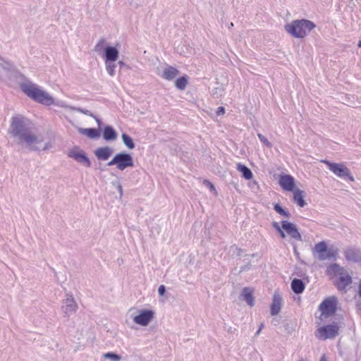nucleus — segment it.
I'll return each instance as SVG.
<instances>
[{"mask_svg":"<svg viewBox=\"0 0 361 361\" xmlns=\"http://www.w3.org/2000/svg\"><path fill=\"white\" fill-rule=\"evenodd\" d=\"M278 233H279L280 236L282 238H286V234H285L284 230L283 228L281 230H280L279 232H278Z\"/></svg>","mask_w":361,"mask_h":361,"instance_id":"41","label":"nucleus"},{"mask_svg":"<svg viewBox=\"0 0 361 361\" xmlns=\"http://www.w3.org/2000/svg\"><path fill=\"white\" fill-rule=\"evenodd\" d=\"M122 140L124 145L130 149L135 148V143L132 137L126 133L121 135Z\"/></svg>","mask_w":361,"mask_h":361,"instance_id":"29","label":"nucleus"},{"mask_svg":"<svg viewBox=\"0 0 361 361\" xmlns=\"http://www.w3.org/2000/svg\"><path fill=\"white\" fill-rule=\"evenodd\" d=\"M236 169L241 173L242 177L245 180H251L253 178L252 171L245 164L238 163L236 165Z\"/></svg>","mask_w":361,"mask_h":361,"instance_id":"22","label":"nucleus"},{"mask_svg":"<svg viewBox=\"0 0 361 361\" xmlns=\"http://www.w3.org/2000/svg\"><path fill=\"white\" fill-rule=\"evenodd\" d=\"M257 137H258L259 140L261 141V142H262L267 147L271 148L272 147L271 143L262 133H258Z\"/></svg>","mask_w":361,"mask_h":361,"instance_id":"34","label":"nucleus"},{"mask_svg":"<svg viewBox=\"0 0 361 361\" xmlns=\"http://www.w3.org/2000/svg\"><path fill=\"white\" fill-rule=\"evenodd\" d=\"M116 166L120 171L134 166L133 157L127 152H119L115 154L113 159L107 163V166Z\"/></svg>","mask_w":361,"mask_h":361,"instance_id":"5","label":"nucleus"},{"mask_svg":"<svg viewBox=\"0 0 361 361\" xmlns=\"http://www.w3.org/2000/svg\"><path fill=\"white\" fill-rule=\"evenodd\" d=\"M114 63V62H105L106 71L111 76H114L115 75V68L116 66Z\"/></svg>","mask_w":361,"mask_h":361,"instance_id":"32","label":"nucleus"},{"mask_svg":"<svg viewBox=\"0 0 361 361\" xmlns=\"http://www.w3.org/2000/svg\"><path fill=\"white\" fill-rule=\"evenodd\" d=\"M62 308L65 316L69 317L71 314L76 312L78 306L73 297L69 296L66 299L65 305Z\"/></svg>","mask_w":361,"mask_h":361,"instance_id":"16","label":"nucleus"},{"mask_svg":"<svg viewBox=\"0 0 361 361\" xmlns=\"http://www.w3.org/2000/svg\"><path fill=\"white\" fill-rule=\"evenodd\" d=\"M204 184L209 188L211 191H216L214 185L209 180H205Z\"/></svg>","mask_w":361,"mask_h":361,"instance_id":"37","label":"nucleus"},{"mask_svg":"<svg viewBox=\"0 0 361 361\" xmlns=\"http://www.w3.org/2000/svg\"><path fill=\"white\" fill-rule=\"evenodd\" d=\"M48 148H49V143H47V144L45 145V146L43 147V149H43V150H46V149H47Z\"/></svg>","mask_w":361,"mask_h":361,"instance_id":"47","label":"nucleus"},{"mask_svg":"<svg viewBox=\"0 0 361 361\" xmlns=\"http://www.w3.org/2000/svg\"><path fill=\"white\" fill-rule=\"evenodd\" d=\"M32 122L21 114H16L11 119L8 132L18 145L25 143L32 145L42 142L37 135L32 133Z\"/></svg>","mask_w":361,"mask_h":361,"instance_id":"1","label":"nucleus"},{"mask_svg":"<svg viewBox=\"0 0 361 361\" xmlns=\"http://www.w3.org/2000/svg\"><path fill=\"white\" fill-rule=\"evenodd\" d=\"M264 327V324H261L258 330L257 331V332L255 333V336H258L261 331V330L262 329V328Z\"/></svg>","mask_w":361,"mask_h":361,"instance_id":"42","label":"nucleus"},{"mask_svg":"<svg viewBox=\"0 0 361 361\" xmlns=\"http://www.w3.org/2000/svg\"><path fill=\"white\" fill-rule=\"evenodd\" d=\"M104 44H105V39L104 38L99 39V40L97 42V43L96 44L95 47H94V51L97 53H100L102 51H104Z\"/></svg>","mask_w":361,"mask_h":361,"instance_id":"33","label":"nucleus"},{"mask_svg":"<svg viewBox=\"0 0 361 361\" xmlns=\"http://www.w3.org/2000/svg\"><path fill=\"white\" fill-rule=\"evenodd\" d=\"M352 283V278L351 276L343 273L339 276L338 279L336 280L335 283V286H336L337 289L340 291H343L345 290L346 287Z\"/></svg>","mask_w":361,"mask_h":361,"instance_id":"15","label":"nucleus"},{"mask_svg":"<svg viewBox=\"0 0 361 361\" xmlns=\"http://www.w3.org/2000/svg\"><path fill=\"white\" fill-rule=\"evenodd\" d=\"M282 298L280 295L274 293L273 296L272 302L271 305V314L272 316L276 315L279 313L281 308Z\"/></svg>","mask_w":361,"mask_h":361,"instance_id":"18","label":"nucleus"},{"mask_svg":"<svg viewBox=\"0 0 361 361\" xmlns=\"http://www.w3.org/2000/svg\"><path fill=\"white\" fill-rule=\"evenodd\" d=\"M113 153V149L109 147H99L94 151L95 156L99 160H107Z\"/></svg>","mask_w":361,"mask_h":361,"instance_id":"17","label":"nucleus"},{"mask_svg":"<svg viewBox=\"0 0 361 361\" xmlns=\"http://www.w3.org/2000/svg\"><path fill=\"white\" fill-rule=\"evenodd\" d=\"M282 228L293 239L302 241V235L298 231L296 226L289 221H281Z\"/></svg>","mask_w":361,"mask_h":361,"instance_id":"10","label":"nucleus"},{"mask_svg":"<svg viewBox=\"0 0 361 361\" xmlns=\"http://www.w3.org/2000/svg\"><path fill=\"white\" fill-rule=\"evenodd\" d=\"M20 90L28 97L34 101L49 106L54 104V99L45 91L39 89L35 84L30 81L23 82L20 85Z\"/></svg>","mask_w":361,"mask_h":361,"instance_id":"2","label":"nucleus"},{"mask_svg":"<svg viewBox=\"0 0 361 361\" xmlns=\"http://www.w3.org/2000/svg\"><path fill=\"white\" fill-rule=\"evenodd\" d=\"M338 326L336 324H328L319 327L315 334L316 337L320 340L333 338L338 334Z\"/></svg>","mask_w":361,"mask_h":361,"instance_id":"7","label":"nucleus"},{"mask_svg":"<svg viewBox=\"0 0 361 361\" xmlns=\"http://www.w3.org/2000/svg\"><path fill=\"white\" fill-rule=\"evenodd\" d=\"M328 274H334V275H339L342 274L343 273V268L341 267L338 264H331L326 270Z\"/></svg>","mask_w":361,"mask_h":361,"instance_id":"26","label":"nucleus"},{"mask_svg":"<svg viewBox=\"0 0 361 361\" xmlns=\"http://www.w3.org/2000/svg\"><path fill=\"white\" fill-rule=\"evenodd\" d=\"M67 155L86 167H90L91 166L90 160L86 153L77 147L70 149Z\"/></svg>","mask_w":361,"mask_h":361,"instance_id":"8","label":"nucleus"},{"mask_svg":"<svg viewBox=\"0 0 361 361\" xmlns=\"http://www.w3.org/2000/svg\"><path fill=\"white\" fill-rule=\"evenodd\" d=\"M253 293V288L250 287H244L241 290L240 298L245 301L250 307H253L255 305Z\"/></svg>","mask_w":361,"mask_h":361,"instance_id":"13","label":"nucleus"},{"mask_svg":"<svg viewBox=\"0 0 361 361\" xmlns=\"http://www.w3.org/2000/svg\"><path fill=\"white\" fill-rule=\"evenodd\" d=\"M30 149L33 150V151H37L39 149L37 147H31Z\"/></svg>","mask_w":361,"mask_h":361,"instance_id":"48","label":"nucleus"},{"mask_svg":"<svg viewBox=\"0 0 361 361\" xmlns=\"http://www.w3.org/2000/svg\"><path fill=\"white\" fill-rule=\"evenodd\" d=\"M321 161L325 164L327 166L328 169L338 177L346 181L354 180L353 176H352L350 171L343 164L333 163L327 159H323Z\"/></svg>","mask_w":361,"mask_h":361,"instance_id":"4","label":"nucleus"},{"mask_svg":"<svg viewBox=\"0 0 361 361\" xmlns=\"http://www.w3.org/2000/svg\"><path fill=\"white\" fill-rule=\"evenodd\" d=\"M319 361H328V360H327V358H326V355H323L321 357V358H320Z\"/></svg>","mask_w":361,"mask_h":361,"instance_id":"44","label":"nucleus"},{"mask_svg":"<svg viewBox=\"0 0 361 361\" xmlns=\"http://www.w3.org/2000/svg\"><path fill=\"white\" fill-rule=\"evenodd\" d=\"M118 190L120 193V196H122L123 195V188H122L121 185H118Z\"/></svg>","mask_w":361,"mask_h":361,"instance_id":"43","label":"nucleus"},{"mask_svg":"<svg viewBox=\"0 0 361 361\" xmlns=\"http://www.w3.org/2000/svg\"><path fill=\"white\" fill-rule=\"evenodd\" d=\"M216 113L217 116H221V115L224 114H225V108L224 106L218 107Z\"/></svg>","mask_w":361,"mask_h":361,"instance_id":"38","label":"nucleus"},{"mask_svg":"<svg viewBox=\"0 0 361 361\" xmlns=\"http://www.w3.org/2000/svg\"><path fill=\"white\" fill-rule=\"evenodd\" d=\"M166 293V287L164 285H161L158 288V293L160 296H163Z\"/></svg>","mask_w":361,"mask_h":361,"instance_id":"36","label":"nucleus"},{"mask_svg":"<svg viewBox=\"0 0 361 361\" xmlns=\"http://www.w3.org/2000/svg\"><path fill=\"white\" fill-rule=\"evenodd\" d=\"M72 109L81 114H83L85 115L89 116L90 117L94 116V114L90 111L85 109H82L80 107H73Z\"/></svg>","mask_w":361,"mask_h":361,"instance_id":"35","label":"nucleus"},{"mask_svg":"<svg viewBox=\"0 0 361 361\" xmlns=\"http://www.w3.org/2000/svg\"><path fill=\"white\" fill-rule=\"evenodd\" d=\"M293 201L300 207H304L307 203L304 200V191L300 189L293 190Z\"/></svg>","mask_w":361,"mask_h":361,"instance_id":"21","label":"nucleus"},{"mask_svg":"<svg viewBox=\"0 0 361 361\" xmlns=\"http://www.w3.org/2000/svg\"><path fill=\"white\" fill-rule=\"evenodd\" d=\"M92 117L95 119V121H96V122H97V123L98 125V127H99L98 129H99V130H101V126L102 125V120L99 118H98L97 116H94H94H92Z\"/></svg>","mask_w":361,"mask_h":361,"instance_id":"39","label":"nucleus"},{"mask_svg":"<svg viewBox=\"0 0 361 361\" xmlns=\"http://www.w3.org/2000/svg\"><path fill=\"white\" fill-rule=\"evenodd\" d=\"M80 132L89 137L92 139H96L98 138L100 136V130L99 129H96L94 128H81L80 130Z\"/></svg>","mask_w":361,"mask_h":361,"instance_id":"24","label":"nucleus"},{"mask_svg":"<svg viewBox=\"0 0 361 361\" xmlns=\"http://www.w3.org/2000/svg\"><path fill=\"white\" fill-rule=\"evenodd\" d=\"M154 312L151 310H142L136 315L133 321L141 326H147L154 317Z\"/></svg>","mask_w":361,"mask_h":361,"instance_id":"9","label":"nucleus"},{"mask_svg":"<svg viewBox=\"0 0 361 361\" xmlns=\"http://www.w3.org/2000/svg\"><path fill=\"white\" fill-rule=\"evenodd\" d=\"M316 27L307 19L295 20L285 26V30L295 38H304Z\"/></svg>","mask_w":361,"mask_h":361,"instance_id":"3","label":"nucleus"},{"mask_svg":"<svg viewBox=\"0 0 361 361\" xmlns=\"http://www.w3.org/2000/svg\"><path fill=\"white\" fill-rule=\"evenodd\" d=\"M291 289L295 294H301L305 288V284L302 279H294L290 283Z\"/></svg>","mask_w":361,"mask_h":361,"instance_id":"20","label":"nucleus"},{"mask_svg":"<svg viewBox=\"0 0 361 361\" xmlns=\"http://www.w3.org/2000/svg\"><path fill=\"white\" fill-rule=\"evenodd\" d=\"M119 56L118 50L112 46H107L104 49L105 62H115Z\"/></svg>","mask_w":361,"mask_h":361,"instance_id":"12","label":"nucleus"},{"mask_svg":"<svg viewBox=\"0 0 361 361\" xmlns=\"http://www.w3.org/2000/svg\"><path fill=\"white\" fill-rule=\"evenodd\" d=\"M118 64L120 66L121 68L126 66L125 63L122 61H119L118 62Z\"/></svg>","mask_w":361,"mask_h":361,"instance_id":"45","label":"nucleus"},{"mask_svg":"<svg viewBox=\"0 0 361 361\" xmlns=\"http://www.w3.org/2000/svg\"><path fill=\"white\" fill-rule=\"evenodd\" d=\"M338 299L336 296H331L324 299L319 306L322 315L329 317L334 314L337 310Z\"/></svg>","mask_w":361,"mask_h":361,"instance_id":"6","label":"nucleus"},{"mask_svg":"<svg viewBox=\"0 0 361 361\" xmlns=\"http://www.w3.org/2000/svg\"><path fill=\"white\" fill-rule=\"evenodd\" d=\"M179 73L178 70L171 66H168L163 71L161 77L166 80H173Z\"/></svg>","mask_w":361,"mask_h":361,"instance_id":"19","label":"nucleus"},{"mask_svg":"<svg viewBox=\"0 0 361 361\" xmlns=\"http://www.w3.org/2000/svg\"><path fill=\"white\" fill-rule=\"evenodd\" d=\"M344 256L347 261L357 263L361 262V252L354 247H349L344 250Z\"/></svg>","mask_w":361,"mask_h":361,"instance_id":"11","label":"nucleus"},{"mask_svg":"<svg viewBox=\"0 0 361 361\" xmlns=\"http://www.w3.org/2000/svg\"><path fill=\"white\" fill-rule=\"evenodd\" d=\"M232 26H233V23H231L230 27H232Z\"/></svg>","mask_w":361,"mask_h":361,"instance_id":"50","label":"nucleus"},{"mask_svg":"<svg viewBox=\"0 0 361 361\" xmlns=\"http://www.w3.org/2000/svg\"><path fill=\"white\" fill-rule=\"evenodd\" d=\"M274 209L280 215L286 218H290L291 214L289 212L283 208L279 203H276L274 205Z\"/></svg>","mask_w":361,"mask_h":361,"instance_id":"30","label":"nucleus"},{"mask_svg":"<svg viewBox=\"0 0 361 361\" xmlns=\"http://www.w3.org/2000/svg\"><path fill=\"white\" fill-rule=\"evenodd\" d=\"M327 245L326 242L321 241L317 244H315L314 250L316 252L318 253V259H319V257L322 255H324L326 251H327Z\"/></svg>","mask_w":361,"mask_h":361,"instance_id":"27","label":"nucleus"},{"mask_svg":"<svg viewBox=\"0 0 361 361\" xmlns=\"http://www.w3.org/2000/svg\"><path fill=\"white\" fill-rule=\"evenodd\" d=\"M357 46H358V47H361V40L359 41Z\"/></svg>","mask_w":361,"mask_h":361,"instance_id":"49","label":"nucleus"},{"mask_svg":"<svg viewBox=\"0 0 361 361\" xmlns=\"http://www.w3.org/2000/svg\"><path fill=\"white\" fill-rule=\"evenodd\" d=\"M103 357L112 361H120L121 360V357L118 354L113 352L106 353L103 355Z\"/></svg>","mask_w":361,"mask_h":361,"instance_id":"31","label":"nucleus"},{"mask_svg":"<svg viewBox=\"0 0 361 361\" xmlns=\"http://www.w3.org/2000/svg\"><path fill=\"white\" fill-rule=\"evenodd\" d=\"M188 82V77L186 75H185L183 76L178 78L175 81V86L177 89H178L180 90H183L185 89Z\"/></svg>","mask_w":361,"mask_h":361,"instance_id":"28","label":"nucleus"},{"mask_svg":"<svg viewBox=\"0 0 361 361\" xmlns=\"http://www.w3.org/2000/svg\"><path fill=\"white\" fill-rule=\"evenodd\" d=\"M117 137V133L111 126H106L103 130V138L106 141L114 140Z\"/></svg>","mask_w":361,"mask_h":361,"instance_id":"23","label":"nucleus"},{"mask_svg":"<svg viewBox=\"0 0 361 361\" xmlns=\"http://www.w3.org/2000/svg\"><path fill=\"white\" fill-rule=\"evenodd\" d=\"M359 295L361 298V281L359 285Z\"/></svg>","mask_w":361,"mask_h":361,"instance_id":"46","label":"nucleus"},{"mask_svg":"<svg viewBox=\"0 0 361 361\" xmlns=\"http://www.w3.org/2000/svg\"><path fill=\"white\" fill-rule=\"evenodd\" d=\"M338 250L337 248H327V251H326L324 255L319 257V260L324 261L326 259H336L338 255Z\"/></svg>","mask_w":361,"mask_h":361,"instance_id":"25","label":"nucleus"},{"mask_svg":"<svg viewBox=\"0 0 361 361\" xmlns=\"http://www.w3.org/2000/svg\"><path fill=\"white\" fill-rule=\"evenodd\" d=\"M281 187L287 191H293L295 187V180L290 175L281 176L279 179Z\"/></svg>","mask_w":361,"mask_h":361,"instance_id":"14","label":"nucleus"},{"mask_svg":"<svg viewBox=\"0 0 361 361\" xmlns=\"http://www.w3.org/2000/svg\"><path fill=\"white\" fill-rule=\"evenodd\" d=\"M272 226L277 232H279V231L282 229V226L281 227L279 223L276 221L273 222Z\"/></svg>","mask_w":361,"mask_h":361,"instance_id":"40","label":"nucleus"}]
</instances>
